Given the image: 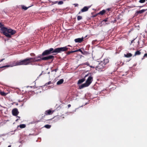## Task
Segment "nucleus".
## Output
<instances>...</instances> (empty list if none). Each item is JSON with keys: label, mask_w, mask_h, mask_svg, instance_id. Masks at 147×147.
Returning a JSON list of instances; mask_svg holds the SVG:
<instances>
[{"label": "nucleus", "mask_w": 147, "mask_h": 147, "mask_svg": "<svg viewBox=\"0 0 147 147\" xmlns=\"http://www.w3.org/2000/svg\"><path fill=\"white\" fill-rule=\"evenodd\" d=\"M42 55H39L38 56L35 57H28L24 60H20L16 62L13 63L12 64L9 65L4 66L2 67H12L14 66L20 65H32V63L40 61L42 60L41 56Z\"/></svg>", "instance_id": "nucleus-1"}, {"label": "nucleus", "mask_w": 147, "mask_h": 147, "mask_svg": "<svg viewBox=\"0 0 147 147\" xmlns=\"http://www.w3.org/2000/svg\"><path fill=\"white\" fill-rule=\"evenodd\" d=\"M68 48L67 46L57 48L54 49L52 48L44 51L42 54V56L47 55L52 53H59L61 52L65 51L67 50Z\"/></svg>", "instance_id": "nucleus-2"}, {"label": "nucleus", "mask_w": 147, "mask_h": 147, "mask_svg": "<svg viewBox=\"0 0 147 147\" xmlns=\"http://www.w3.org/2000/svg\"><path fill=\"white\" fill-rule=\"evenodd\" d=\"M0 30L1 33L8 38H11V36L15 34L16 33L15 30L5 27L2 28H1Z\"/></svg>", "instance_id": "nucleus-3"}, {"label": "nucleus", "mask_w": 147, "mask_h": 147, "mask_svg": "<svg viewBox=\"0 0 147 147\" xmlns=\"http://www.w3.org/2000/svg\"><path fill=\"white\" fill-rule=\"evenodd\" d=\"M93 81V77L91 76H89L86 80V82L79 86V88L81 89L84 87H88L92 83Z\"/></svg>", "instance_id": "nucleus-4"}, {"label": "nucleus", "mask_w": 147, "mask_h": 147, "mask_svg": "<svg viewBox=\"0 0 147 147\" xmlns=\"http://www.w3.org/2000/svg\"><path fill=\"white\" fill-rule=\"evenodd\" d=\"M105 65H104L103 62H100L99 63L98 65L96 67V69L99 71H102L104 69Z\"/></svg>", "instance_id": "nucleus-5"}, {"label": "nucleus", "mask_w": 147, "mask_h": 147, "mask_svg": "<svg viewBox=\"0 0 147 147\" xmlns=\"http://www.w3.org/2000/svg\"><path fill=\"white\" fill-rule=\"evenodd\" d=\"M54 58V56L53 55H49L47 57H44L42 58V60H47L50 59H51Z\"/></svg>", "instance_id": "nucleus-6"}, {"label": "nucleus", "mask_w": 147, "mask_h": 147, "mask_svg": "<svg viewBox=\"0 0 147 147\" xmlns=\"http://www.w3.org/2000/svg\"><path fill=\"white\" fill-rule=\"evenodd\" d=\"M12 112L13 115L14 116L17 115L19 113V112L17 109H13Z\"/></svg>", "instance_id": "nucleus-7"}, {"label": "nucleus", "mask_w": 147, "mask_h": 147, "mask_svg": "<svg viewBox=\"0 0 147 147\" xmlns=\"http://www.w3.org/2000/svg\"><path fill=\"white\" fill-rule=\"evenodd\" d=\"M91 6H85L81 10L82 12L86 11H88V9Z\"/></svg>", "instance_id": "nucleus-8"}, {"label": "nucleus", "mask_w": 147, "mask_h": 147, "mask_svg": "<svg viewBox=\"0 0 147 147\" xmlns=\"http://www.w3.org/2000/svg\"><path fill=\"white\" fill-rule=\"evenodd\" d=\"M84 38L83 37L82 38H78L75 39L74 41L76 42L81 43L83 40Z\"/></svg>", "instance_id": "nucleus-9"}, {"label": "nucleus", "mask_w": 147, "mask_h": 147, "mask_svg": "<svg viewBox=\"0 0 147 147\" xmlns=\"http://www.w3.org/2000/svg\"><path fill=\"white\" fill-rule=\"evenodd\" d=\"M146 10L147 9H143L139 11H137L136 12V13L137 14H141L146 11Z\"/></svg>", "instance_id": "nucleus-10"}, {"label": "nucleus", "mask_w": 147, "mask_h": 147, "mask_svg": "<svg viewBox=\"0 0 147 147\" xmlns=\"http://www.w3.org/2000/svg\"><path fill=\"white\" fill-rule=\"evenodd\" d=\"M64 81V80L63 79H61L59 81H58L57 83V85H60L62 84Z\"/></svg>", "instance_id": "nucleus-11"}, {"label": "nucleus", "mask_w": 147, "mask_h": 147, "mask_svg": "<svg viewBox=\"0 0 147 147\" xmlns=\"http://www.w3.org/2000/svg\"><path fill=\"white\" fill-rule=\"evenodd\" d=\"M53 112H52V111L50 110H47L46 111L45 114L46 115H50L53 113Z\"/></svg>", "instance_id": "nucleus-12"}, {"label": "nucleus", "mask_w": 147, "mask_h": 147, "mask_svg": "<svg viewBox=\"0 0 147 147\" xmlns=\"http://www.w3.org/2000/svg\"><path fill=\"white\" fill-rule=\"evenodd\" d=\"M85 79L84 78H83L80 80H79L78 82V84H80L82 82H83L84 81H85Z\"/></svg>", "instance_id": "nucleus-13"}, {"label": "nucleus", "mask_w": 147, "mask_h": 147, "mask_svg": "<svg viewBox=\"0 0 147 147\" xmlns=\"http://www.w3.org/2000/svg\"><path fill=\"white\" fill-rule=\"evenodd\" d=\"M102 62L104 63V65H105L109 62V60L107 59H105L103 61H101Z\"/></svg>", "instance_id": "nucleus-14"}, {"label": "nucleus", "mask_w": 147, "mask_h": 147, "mask_svg": "<svg viewBox=\"0 0 147 147\" xmlns=\"http://www.w3.org/2000/svg\"><path fill=\"white\" fill-rule=\"evenodd\" d=\"M132 55L131 53H128L126 54H124V56L126 57H131Z\"/></svg>", "instance_id": "nucleus-15"}, {"label": "nucleus", "mask_w": 147, "mask_h": 147, "mask_svg": "<svg viewBox=\"0 0 147 147\" xmlns=\"http://www.w3.org/2000/svg\"><path fill=\"white\" fill-rule=\"evenodd\" d=\"M141 54L140 52L139 51H137L135 53L134 55V56H136V55H139Z\"/></svg>", "instance_id": "nucleus-16"}, {"label": "nucleus", "mask_w": 147, "mask_h": 147, "mask_svg": "<svg viewBox=\"0 0 147 147\" xmlns=\"http://www.w3.org/2000/svg\"><path fill=\"white\" fill-rule=\"evenodd\" d=\"M105 12V11L104 10H103L101 11H100L98 14H100L101 15H103Z\"/></svg>", "instance_id": "nucleus-17"}, {"label": "nucleus", "mask_w": 147, "mask_h": 147, "mask_svg": "<svg viewBox=\"0 0 147 147\" xmlns=\"http://www.w3.org/2000/svg\"><path fill=\"white\" fill-rule=\"evenodd\" d=\"M26 126V125H25L24 124H22L20 125L19 127L20 128H24Z\"/></svg>", "instance_id": "nucleus-18"}, {"label": "nucleus", "mask_w": 147, "mask_h": 147, "mask_svg": "<svg viewBox=\"0 0 147 147\" xmlns=\"http://www.w3.org/2000/svg\"><path fill=\"white\" fill-rule=\"evenodd\" d=\"M44 127L47 128H49L51 127V125H46L44 126Z\"/></svg>", "instance_id": "nucleus-19"}, {"label": "nucleus", "mask_w": 147, "mask_h": 147, "mask_svg": "<svg viewBox=\"0 0 147 147\" xmlns=\"http://www.w3.org/2000/svg\"><path fill=\"white\" fill-rule=\"evenodd\" d=\"M82 19V17L81 16H77V20H80Z\"/></svg>", "instance_id": "nucleus-20"}, {"label": "nucleus", "mask_w": 147, "mask_h": 147, "mask_svg": "<svg viewBox=\"0 0 147 147\" xmlns=\"http://www.w3.org/2000/svg\"><path fill=\"white\" fill-rule=\"evenodd\" d=\"M0 93L2 95H3V96H5L6 95V94L4 92H1Z\"/></svg>", "instance_id": "nucleus-21"}, {"label": "nucleus", "mask_w": 147, "mask_h": 147, "mask_svg": "<svg viewBox=\"0 0 147 147\" xmlns=\"http://www.w3.org/2000/svg\"><path fill=\"white\" fill-rule=\"evenodd\" d=\"M22 9H24L25 10H27L28 8V7H27L24 5L22 6Z\"/></svg>", "instance_id": "nucleus-22"}, {"label": "nucleus", "mask_w": 147, "mask_h": 147, "mask_svg": "<svg viewBox=\"0 0 147 147\" xmlns=\"http://www.w3.org/2000/svg\"><path fill=\"white\" fill-rule=\"evenodd\" d=\"M63 2L62 1H59L58 2V4L59 5H62L63 4Z\"/></svg>", "instance_id": "nucleus-23"}, {"label": "nucleus", "mask_w": 147, "mask_h": 147, "mask_svg": "<svg viewBox=\"0 0 147 147\" xmlns=\"http://www.w3.org/2000/svg\"><path fill=\"white\" fill-rule=\"evenodd\" d=\"M146 1V0H140L139 2L140 3H144Z\"/></svg>", "instance_id": "nucleus-24"}, {"label": "nucleus", "mask_w": 147, "mask_h": 147, "mask_svg": "<svg viewBox=\"0 0 147 147\" xmlns=\"http://www.w3.org/2000/svg\"><path fill=\"white\" fill-rule=\"evenodd\" d=\"M77 51H71L69 52H68V53H67V54H69L70 53H74V52H77Z\"/></svg>", "instance_id": "nucleus-25"}, {"label": "nucleus", "mask_w": 147, "mask_h": 147, "mask_svg": "<svg viewBox=\"0 0 147 147\" xmlns=\"http://www.w3.org/2000/svg\"><path fill=\"white\" fill-rule=\"evenodd\" d=\"M3 27H4L3 25L0 23V28H1Z\"/></svg>", "instance_id": "nucleus-26"}, {"label": "nucleus", "mask_w": 147, "mask_h": 147, "mask_svg": "<svg viewBox=\"0 0 147 147\" xmlns=\"http://www.w3.org/2000/svg\"><path fill=\"white\" fill-rule=\"evenodd\" d=\"M74 5H75V7L78 6V4H74Z\"/></svg>", "instance_id": "nucleus-27"}, {"label": "nucleus", "mask_w": 147, "mask_h": 147, "mask_svg": "<svg viewBox=\"0 0 147 147\" xmlns=\"http://www.w3.org/2000/svg\"><path fill=\"white\" fill-rule=\"evenodd\" d=\"M77 51H80V52H81V53H83V52H82V50H81V49H79L78 50H77Z\"/></svg>", "instance_id": "nucleus-28"}, {"label": "nucleus", "mask_w": 147, "mask_h": 147, "mask_svg": "<svg viewBox=\"0 0 147 147\" xmlns=\"http://www.w3.org/2000/svg\"><path fill=\"white\" fill-rule=\"evenodd\" d=\"M107 21H108L107 19H105L103 20V21H104L105 22H106Z\"/></svg>", "instance_id": "nucleus-29"}, {"label": "nucleus", "mask_w": 147, "mask_h": 147, "mask_svg": "<svg viewBox=\"0 0 147 147\" xmlns=\"http://www.w3.org/2000/svg\"><path fill=\"white\" fill-rule=\"evenodd\" d=\"M147 56V53L145 54L144 55V57H146Z\"/></svg>", "instance_id": "nucleus-30"}, {"label": "nucleus", "mask_w": 147, "mask_h": 147, "mask_svg": "<svg viewBox=\"0 0 147 147\" xmlns=\"http://www.w3.org/2000/svg\"><path fill=\"white\" fill-rule=\"evenodd\" d=\"M85 64H86V65H88V66H89V64L88 63V62H86V63H85Z\"/></svg>", "instance_id": "nucleus-31"}, {"label": "nucleus", "mask_w": 147, "mask_h": 147, "mask_svg": "<svg viewBox=\"0 0 147 147\" xmlns=\"http://www.w3.org/2000/svg\"><path fill=\"white\" fill-rule=\"evenodd\" d=\"M56 10V9H53V10H52V11H55Z\"/></svg>", "instance_id": "nucleus-32"}, {"label": "nucleus", "mask_w": 147, "mask_h": 147, "mask_svg": "<svg viewBox=\"0 0 147 147\" xmlns=\"http://www.w3.org/2000/svg\"><path fill=\"white\" fill-rule=\"evenodd\" d=\"M57 2L58 3V1H56L54 2V3H57Z\"/></svg>", "instance_id": "nucleus-33"}, {"label": "nucleus", "mask_w": 147, "mask_h": 147, "mask_svg": "<svg viewBox=\"0 0 147 147\" xmlns=\"http://www.w3.org/2000/svg\"><path fill=\"white\" fill-rule=\"evenodd\" d=\"M4 59H1L0 61V62H1V61H2L3 60H4Z\"/></svg>", "instance_id": "nucleus-34"}, {"label": "nucleus", "mask_w": 147, "mask_h": 147, "mask_svg": "<svg viewBox=\"0 0 147 147\" xmlns=\"http://www.w3.org/2000/svg\"><path fill=\"white\" fill-rule=\"evenodd\" d=\"M68 107H71V105L69 104L68 105Z\"/></svg>", "instance_id": "nucleus-35"}, {"label": "nucleus", "mask_w": 147, "mask_h": 147, "mask_svg": "<svg viewBox=\"0 0 147 147\" xmlns=\"http://www.w3.org/2000/svg\"><path fill=\"white\" fill-rule=\"evenodd\" d=\"M57 70V69H55L54 71H55V72H56Z\"/></svg>", "instance_id": "nucleus-36"}, {"label": "nucleus", "mask_w": 147, "mask_h": 147, "mask_svg": "<svg viewBox=\"0 0 147 147\" xmlns=\"http://www.w3.org/2000/svg\"><path fill=\"white\" fill-rule=\"evenodd\" d=\"M88 76V74L86 75L85 76V78H86V77L87 76Z\"/></svg>", "instance_id": "nucleus-37"}, {"label": "nucleus", "mask_w": 147, "mask_h": 147, "mask_svg": "<svg viewBox=\"0 0 147 147\" xmlns=\"http://www.w3.org/2000/svg\"><path fill=\"white\" fill-rule=\"evenodd\" d=\"M81 12H82L81 11H80L78 13V14H80Z\"/></svg>", "instance_id": "nucleus-38"}, {"label": "nucleus", "mask_w": 147, "mask_h": 147, "mask_svg": "<svg viewBox=\"0 0 147 147\" xmlns=\"http://www.w3.org/2000/svg\"><path fill=\"white\" fill-rule=\"evenodd\" d=\"M51 83V82H49L48 83V84H50Z\"/></svg>", "instance_id": "nucleus-39"}, {"label": "nucleus", "mask_w": 147, "mask_h": 147, "mask_svg": "<svg viewBox=\"0 0 147 147\" xmlns=\"http://www.w3.org/2000/svg\"><path fill=\"white\" fill-rule=\"evenodd\" d=\"M14 134V133H10V134Z\"/></svg>", "instance_id": "nucleus-40"}, {"label": "nucleus", "mask_w": 147, "mask_h": 147, "mask_svg": "<svg viewBox=\"0 0 147 147\" xmlns=\"http://www.w3.org/2000/svg\"><path fill=\"white\" fill-rule=\"evenodd\" d=\"M11 147V145H9L8 146V147Z\"/></svg>", "instance_id": "nucleus-41"}, {"label": "nucleus", "mask_w": 147, "mask_h": 147, "mask_svg": "<svg viewBox=\"0 0 147 147\" xmlns=\"http://www.w3.org/2000/svg\"><path fill=\"white\" fill-rule=\"evenodd\" d=\"M108 10H110V9H108Z\"/></svg>", "instance_id": "nucleus-42"}, {"label": "nucleus", "mask_w": 147, "mask_h": 147, "mask_svg": "<svg viewBox=\"0 0 147 147\" xmlns=\"http://www.w3.org/2000/svg\"><path fill=\"white\" fill-rule=\"evenodd\" d=\"M33 56H35V54H33Z\"/></svg>", "instance_id": "nucleus-43"}, {"label": "nucleus", "mask_w": 147, "mask_h": 147, "mask_svg": "<svg viewBox=\"0 0 147 147\" xmlns=\"http://www.w3.org/2000/svg\"><path fill=\"white\" fill-rule=\"evenodd\" d=\"M90 67H92V66H90Z\"/></svg>", "instance_id": "nucleus-44"}, {"label": "nucleus", "mask_w": 147, "mask_h": 147, "mask_svg": "<svg viewBox=\"0 0 147 147\" xmlns=\"http://www.w3.org/2000/svg\"><path fill=\"white\" fill-rule=\"evenodd\" d=\"M68 46H70L69 45Z\"/></svg>", "instance_id": "nucleus-45"}, {"label": "nucleus", "mask_w": 147, "mask_h": 147, "mask_svg": "<svg viewBox=\"0 0 147 147\" xmlns=\"http://www.w3.org/2000/svg\"><path fill=\"white\" fill-rule=\"evenodd\" d=\"M147 1V0H146Z\"/></svg>", "instance_id": "nucleus-46"}]
</instances>
